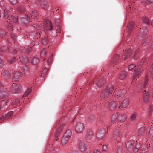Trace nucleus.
Segmentation results:
<instances>
[{
  "label": "nucleus",
  "instance_id": "nucleus-1",
  "mask_svg": "<svg viewBox=\"0 0 153 153\" xmlns=\"http://www.w3.org/2000/svg\"><path fill=\"white\" fill-rule=\"evenodd\" d=\"M114 88V85L112 84H109L101 92L100 94V97L102 99L107 98L111 94H112Z\"/></svg>",
  "mask_w": 153,
  "mask_h": 153
},
{
  "label": "nucleus",
  "instance_id": "nucleus-2",
  "mask_svg": "<svg viewBox=\"0 0 153 153\" xmlns=\"http://www.w3.org/2000/svg\"><path fill=\"white\" fill-rule=\"evenodd\" d=\"M96 81V84L98 87H101L103 86L105 83L106 79L103 77H97L93 80V83H94Z\"/></svg>",
  "mask_w": 153,
  "mask_h": 153
},
{
  "label": "nucleus",
  "instance_id": "nucleus-3",
  "mask_svg": "<svg viewBox=\"0 0 153 153\" xmlns=\"http://www.w3.org/2000/svg\"><path fill=\"white\" fill-rule=\"evenodd\" d=\"M21 87L18 86L16 83H13L10 88L11 91L15 93H19L21 92Z\"/></svg>",
  "mask_w": 153,
  "mask_h": 153
},
{
  "label": "nucleus",
  "instance_id": "nucleus-4",
  "mask_svg": "<svg viewBox=\"0 0 153 153\" xmlns=\"http://www.w3.org/2000/svg\"><path fill=\"white\" fill-rule=\"evenodd\" d=\"M114 93L115 98L120 99L126 93V91L125 90H121L117 91H116Z\"/></svg>",
  "mask_w": 153,
  "mask_h": 153
},
{
  "label": "nucleus",
  "instance_id": "nucleus-5",
  "mask_svg": "<svg viewBox=\"0 0 153 153\" xmlns=\"http://www.w3.org/2000/svg\"><path fill=\"white\" fill-rule=\"evenodd\" d=\"M84 125L83 123H77L75 127L76 131L79 133H82L84 129Z\"/></svg>",
  "mask_w": 153,
  "mask_h": 153
},
{
  "label": "nucleus",
  "instance_id": "nucleus-6",
  "mask_svg": "<svg viewBox=\"0 0 153 153\" xmlns=\"http://www.w3.org/2000/svg\"><path fill=\"white\" fill-rule=\"evenodd\" d=\"M129 103V100L128 97L125 98L123 102L120 104L119 108H123L127 107Z\"/></svg>",
  "mask_w": 153,
  "mask_h": 153
},
{
  "label": "nucleus",
  "instance_id": "nucleus-7",
  "mask_svg": "<svg viewBox=\"0 0 153 153\" xmlns=\"http://www.w3.org/2000/svg\"><path fill=\"white\" fill-rule=\"evenodd\" d=\"M32 50V48L31 47H21L19 49V51L20 52H23L27 53H30Z\"/></svg>",
  "mask_w": 153,
  "mask_h": 153
},
{
  "label": "nucleus",
  "instance_id": "nucleus-8",
  "mask_svg": "<svg viewBox=\"0 0 153 153\" xmlns=\"http://www.w3.org/2000/svg\"><path fill=\"white\" fill-rule=\"evenodd\" d=\"M3 86H2L0 84V100H1V99L4 98L6 95L7 93L5 90L3 89Z\"/></svg>",
  "mask_w": 153,
  "mask_h": 153
},
{
  "label": "nucleus",
  "instance_id": "nucleus-9",
  "mask_svg": "<svg viewBox=\"0 0 153 153\" xmlns=\"http://www.w3.org/2000/svg\"><path fill=\"white\" fill-rule=\"evenodd\" d=\"M86 146L84 141L81 140L79 144V147L82 152H84L86 149Z\"/></svg>",
  "mask_w": 153,
  "mask_h": 153
},
{
  "label": "nucleus",
  "instance_id": "nucleus-10",
  "mask_svg": "<svg viewBox=\"0 0 153 153\" xmlns=\"http://www.w3.org/2000/svg\"><path fill=\"white\" fill-rule=\"evenodd\" d=\"M105 131L103 129H99L97 134V138L100 139H102L104 137L105 134Z\"/></svg>",
  "mask_w": 153,
  "mask_h": 153
},
{
  "label": "nucleus",
  "instance_id": "nucleus-11",
  "mask_svg": "<svg viewBox=\"0 0 153 153\" xmlns=\"http://www.w3.org/2000/svg\"><path fill=\"white\" fill-rule=\"evenodd\" d=\"M140 28V33L138 35V38L140 39H141L140 37L142 36V38L144 37L147 34L148 32L147 27H145L144 28H143L142 29Z\"/></svg>",
  "mask_w": 153,
  "mask_h": 153
},
{
  "label": "nucleus",
  "instance_id": "nucleus-12",
  "mask_svg": "<svg viewBox=\"0 0 153 153\" xmlns=\"http://www.w3.org/2000/svg\"><path fill=\"white\" fill-rule=\"evenodd\" d=\"M150 88H149L148 89V92L144 94L143 97V100L144 102L145 103H148L149 101V95L148 93L150 92Z\"/></svg>",
  "mask_w": 153,
  "mask_h": 153
},
{
  "label": "nucleus",
  "instance_id": "nucleus-13",
  "mask_svg": "<svg viewBox=\"0 0 153 153\" xmlns=\"http://www.w3.org/2000/svg\"><path fill=\"white\" fill-rule=\"evenodd\" d=\"M132 53L131 49H128L126 50L125 53H124L123 56L124 59H126L128 58L131 55Z\"/></svg>",
  "mask_w": 153,
  "mask_h": 153
},
{
  "label": "nucleus",
  "instance_id": "nucleus-14",
  "mask_svg": "<svg viewBox=\"0 0 153 153\" xmlns=\"http://www.w3.org/2000/svg\"><path fill=\"white\" fill-rule=\"evenodd\" d=\"M127 117L126 115L125 114H123L121 115V119H120L117 120V121L118 122V123H117V124H119L120 125L122 124L123 123V122L126 119Z\"/></svg>",
  "mask_w": 153,
  "mask_h": 153
},
{
  "label": "nucleus",
  "instance_id": "nucleus-15",
  "mask_svg": "<svg viewBox=\"0 0 153 153\" xmlns=\"http://www.w3.org/2000/svg\"><path fill=\"white\" fill-rule=\"evenodd\" d=\"M117 103L114 101H111L108 104V108L111 110L114 109L117 106Z\"/></svg>",
  "mask_w": 153,
  "mask_h": 153
},
{
  "label": "nucleus",
  "instance_id": "nucleus-16",
  "mask_svg": "<svg viewBox=\"0 0 153 153\" xmlns=\"http://www.w3.org/2000/svg\"><path fill=\"white\" fill-rule=\"evenodd\" d=\"M127 72L125 71H122L120 74L118 78L120 80L124 79L127 76Z\"/></svg>",
  "mask_w": 153,
  "mask_h": 153
},
{
  "label": "nucleus",
  "instance_id": "nucleus-17",
  "mask_svg": "<svg viewBox=\"0 0 153 153\" xmlns=\"http://www.w3.org/2000/svg\"><path fill=\"white\" fill-rule=\"evenodd\" d=\"M63 129V126L62 125L59 126V128H58L57 130L56 131L55 133V137H56V140H58V135L61 132L62 129Z\"/></svg>",
  "mask_w": 153,
  "mask_h": 153
},
{
  "label": "nucleus",
  "instance_id": "nucleus-18",
  "mask_svg": "<svg viewBox=\"0 0 153 153\" xmlns=\"http://www.w3.org/2000/svg\"><path fill=\"white\" fill-rule=\"evenodd\" d=\"M21 76V74L19 72H16L13 74L12 78L14 81H18L19 78Z\"/></svg>",
  "mask_w": 153,
  "mask_h": 153
},
{
  "label": "nucleus",
  "instance_id": "nucleus-19",
  "mask_svg": "<svg viewBox=\"0 0 153 153\" xmlns=\"http://www.w3.org/2000/svg\"><path fill=\"white\" fill-rule=\"evenodd\" d=\"M120 133L118 130L116 131L114 134L113 139L114 140H118L120 139Z\"/></svg>",
  "mask_w": 153,
  "mask_h": 153
},
{
  "label": "nucleus",
  "instance_id": "nucleus-20",
  "mask_svg": "<svg viewBox=\"0 0 153 153\" xmlns=\"http://www.w3.org/2000/svg\"><path fill=\"white\" fill-rule=\"evenodd\" d=\"M29 59L26 56H23L20 58L21 62L23 64H27L29 62Z\"/></svg>",
  "mask_w": 153,
  "mask_h": 153
},
{
  "label": "nucleus",
  "instance_id": "nucleus-21",
  "mask_svg": "<svg viewBox=\"0 0 153 153\" xmlns=\"http://www.w3.org/2000/svg\"><path fill=\"white\" fill-rule=\"evenodd\" d=\"M31 62L33 65L37 64L39 62V59L36 56H33L30 57Z\"/></svg>",
  "mask_w": 153,
  "mask_h": 153
},
{
  "label": "nucleus",
  "instance_id": "nucleus-22",
  "mask_svg": "<svg viewBox=\"0 0 153 153\" xmlns=\"http://www.w3.org/2000/svg\"><path fill=\"white\" fill-rule=\"evenodd\" d=\"M44 29L46 30H49L51 31L53 29V26L51 22H50L49 24L47 23L44 27Z\"/></svg>",
  "mask_w": 153,
  "mask_h": 153
},
{
  "label": "nucleus",
  "instance_id": "nucleus-23",
  "mask_svg": "<svg viewBox=\"0 0 153 153\" xmlns=\"http://www.w3.org/2000/svg\"><path fill=\"white\" fill-rule=\"evenodd\" d=\"M32 14L29 15V16L27 15L28 18L29 19H30V16H31L32 18L35 19L36 18V17L37 16V11L36 10H34L33 11H32Z\"/></svg>",
  "mask_w": 153,
  "mask_h": 153
},
{
  "label": "nucleus",
  "instance_id": "nucleus-24",
  "mask_svg": "<svg viewBox=\"0 0 153 153\" xmlns=\"http://www.w3.org/2000/svg\"><path fill=\"white\" fill-rule=\"evenodd\" d=\"M69 139V138H68V137L64 136L62 138L61 140V144L63 145H65L68 143Z\"/></svg>",
  "mask_w": 153,
  "mask_h": 153
},
{
  "label": "nucleus",
  "instance_id": "nucleus-25",
  "mask_svg": "<svg viewBox=\"0 0 153 153\" xmlns=\"http://www.w3.org/2000/svg\"><path fill=\"white\" fill-rule=\"evenodd\" d=\"M22 71L24 76H26L29 72L28 68L27 67L25 66L22 68Z\"/></svg>",
  "mask_w": 153,
  "mask_h": 153
},
{
  "label": "nucleus",
  "instance_id": "nucleus-26",
  "mask_svg": "<svg viewBox=\"0 0 153 153\" xmlns=\"http://www.w3.org/2000/svg\"><path fill=\"white\" fill-rule=\"evenodd\" d=\"M118 117V113H115L112 116L111 123H116V121Z\"/></svg>",
  "mask_w": 153,
  "mask_h": 153
},
{
  "label": "nucleus",
  "instance_id": "nucleus-27",
  "mask_svg": "<svg viewBox=\"0 0 153 153\" xmlns=\"http://www.w3.org/2000/svg\"><path fill=\"white\" fill-rule=\"evenodd\" d=\"M13 114V112L12 111H10L6 115L3 116L1 118V120H4L6 119L7 117H11Z\"/></svg>",
  "mask_w": 153,
  "mask_h": 153
},
{
  "label": "nucleus",
  "instance_id": "nucleus-28",
  "mask_svg": "<svg viewBox=\"0 0 153 153\" xmlns=\"http://www.w3.org/2000/svg\"><path fill=\"white\" fill-rule=\"evenodd\" d=\"M47 52V51L45 48H43L41 52L40 56L41 57L44 58L46 56V53Z\"/></svg>",
  "mask_w": 153,
  "mask_h": 153
},
{
  "label": "nucleus",
  "instance_id": "nucleus-29",
  "mask_svg": "<svg viewBox=\"0 0 153 153\" xmlns=\"http://www.w3.org/2000/svg\"><path fill=\"white\" fill-rule=\"evenodd\" d=\"M134 24V22H130L127 25V27L129 31H131L133 29V26Z\"/></svg>",
  "mask_w": 153,
  "mask_h": 153
},
{
  "label": "nucleus",
  "instance_id": "nucleus-30",
  "mask_svg": "<svg viewBox=\"0 0 153 153\" xmlns=\"http://www.w3.org/2000/svg\"><path fill=\"white\" fill-rule=\"evenodd\" d=\"M12 9L9 8L8 9H5L4 10V17L5 18L7 19L8 18V14L12 11Z\"/></svg>",
  "mask_w": 153,
  "mask_h": 153
},
{
  "label": "nucleus",
  "instance_id": "nucleus-31",
  "mask_svg": "<svg viewBox=\"0 0 153 153\" xmlns=\"http://www.w3.org/2000/svg\"><path fill=\"white\" fill-rule=\"evenodd\" d=\"M134 144L131 141H129L126 143V148L128 149H132L134 146Z\"/></svg>",
  "mask_w": 153,
  "mask_h": 153
},
{
  "label": "nucleus",
  "instance_id": "nucleus-32",
  "mask_svg": "<svg viewBox=\"0 0 153 153\" xmlns=\"http://www.w3.org/2000/svg\"><path fill=\"white\" fill-rule=\"evenodd\" d=\"M135 71V75L134 76L133 79L134 81L135 78L137 77H138L140 75V74L141 71L140 70H137L136 68H135L134 70Z\"/></svg>",
  "mask_w": 153,
  "mask_h": 153
},
{
  "label": "nucleus",
  "instance_id": "nucleus-33",
  "mask_svg": "<svg viewBox=\"0 0 153 153\" xmlns=\"http://www.w3.org/2000/svg\"><path fill=\"white\" fill-rule=\"evenodd\" d=\"M11 19L12 22L14 23H16L18 21V18L16 14H14L11 16Z\"/></svg>",
  "mask_w": 153,
  "mask_h": 153
},
{
  "label": "nucleus",
  "instance_id": "nucleus-34",
  "mask_svg": "<svg viewBox=\"0 0 153 153\" xmlns=\"http://www.w3.org/2000/svg\"><path fill=\"white\" fill-rule=\"evenodd\" d=\"M119 55L118 54H116L115 55L113 58V62L116 64L119 60Z\"/></svg>",
  "mask_w": 153,
  "mask_h": 153
},
{
  "label": "nucleus",
  "instance_id": "nucleus-35",
  "mask_svg": "<svg viewBox=\"0 0 153 153\" xmlns=\"http://www.w3.org/2000/svg\"><path fill=\"white\" fill-rule=\"evenodd\" d=\"M31 91V89L30 88H29L27 89L26 92L22 96L23 97H24L25 98V97L27 98L28 97V96L30 93Z\"/></svg>",
  "mask_w": 153,
  "mask_h": 153
},
{
  "label": "nucleus",
  "instance_id": "nucleus-36",
  "mask_svg": "<svg viewBox=\"0 0 153 153\" xmlns=\"http://www.w3.org/2000/svg\"><path fill=\"white\" fill-rule=\"evenodd\" d=\"M145 131V128L142 127L140 128L138 131V135L139 136H141L143 134Z\"/></svg>",
  "mask_w": 153,
  "mask_h": 153
},
{
  "label": "nucleus",
  "instance_id": "nucleus-37",
  "mask_svg": "<svg viewBox=\"0 0 153 153\" xmlns=\"http://www.w3.org/2000/svg\"><path fill=\"white\" fill-rule=\"evenodd\" d=\"M93 134L91 131L88 132L86 138L87 139L89 140L91 139L93 137Z\"/></svg>",
  "mask_w": 153,
  "mask_h": 153
},
{
  "label": "nucleus",
  "instance_id": "nucleus-38",
  "mask_svg": "<svg viewBox=\"0 0 153 153\" xmlns=\"http://www.w3.org/2000/svg\"><path fill=\"white\" fill-rule=\"evenodd\" d=\"M94 119V116L93 115H89L87 117V120L89 122H92Z\"/></svg>",
  "mask_w": 153,
  "mask_h": 153
},
{
  "label": "nucleus",
  "instance_id": "nucleus-39",
  "mask_svg": "<svg viewBox=\"0 0 153 153\" xmlns=\"http://www.w3.org/2000/svg\"><path fill=\"white\" fill-rule=\"evenodd\" d=\"M71 135V131L70 130H67L65 132L64 136L66 137H67L68 138H69V137Z\"/></svg>",
  "mask_w": 153,
  "mask_h": 153
},
{
  "label": "nucleus",
  "instance_id": "nucleus-40",
  "mask_svg": "<svg viewBox=\"0 0 153 153\" xmlns=\"http://www.w3.org/2000/svg\"><path fill=\"white\" fill-rule=\"evenodd\" d=\"M142 20L143 22L145 23L149 24L150 23L148 19L145 16H144L143 17Z\"/></svg>",
  "mask_w": 153,
  "mask_h": 153
},
{
  "label": "nucleus",
  "instance_id": "nucleus-41",
  "mask_svg": "<svg viewBox=\"0 0 153 153\" xmlns=\"http://www.w3.org/2000/svg\"><path fill=\"white\" fill-rule=\"evenodd\" d=\"M18 12L20 13H22L24 12V8L23 6H21L17 9Z\"/></svg>",
  "mask_w": 153,
  "mask_h": 153
},
{
  "label": "nucleus",
  "instance_id": "nucleus-42",
  "mask_svg": "<svg viewBox=\"0 0 153 153\" xmlns=\"http://www.w3.org/2000/svg\"><path fill=\"white\" fill-rule=\"evenodd\" d=\"M138 114L137 112H134L133 114L131 116V118L132 120H134L136 119V117Z\"/></svg>",
  "mask_w": 153,
  "mask_h": 153
},
{
  "label": "nucleus",
  "instance_id": "nucleus-43",
  "mask_svg": "<svg viewBox=\"0 0 153 153\" xmlns=\"http://www.w3.org/2000/svg\"><path fill=\"white\" fill-rule=\"evenodd\" d=\"M148 76V75L146 77L145 80V82L143 85H141V87L142 88H144L145 87L148 81V79L147 78Z\"/></svg>",
  "mask_w": 153,
  "mask_h": 153
},
{
  "label": "nucleus",
  "instance_id": "nucleus-44",
  "mask_svg": "<svg viewBox=\"0 0 153 153\" xmlns=\"http://www.w3.org/2000/svg\"><path fill=\"white\" fill-rule=\"evenodd\" d=\"M150 3H151V1H141V2L143 5H147Z\"/></svg>",
  "mask_w": 153,
  "mask_h": 153
},
{
  "label": "nucleus",
  "instance_id": "nucleus-45",
  "mask_svg": "<svg viewBox=\"0 0 153 153\" xmlns=\"http://www.w3.org/2000/svg\"><path fill=\"white\" fill-rule=\"evenodd\" d=\"M17 59V58H13L10 60H9L8 61V62L10 64L16 62Z\"/></svg>",
  "mask_w": 153,
  "mask_h": 153
},
{
  "label": "nucleus",
  "instance_id": "nucleus-46",
  "mask_svg": "<svg viewBox=\"0 0 153 153\" xmlns=\"http://www.w3.org/2000/svg\"><path fill=\"white\" fill-rule=\"evenodd\" d=\"M149 72L151 74V76L153 78V63L152 64V65L151 66Z\"/></svg>",
  "mask_w": 153,
  "mask_h": 153
},
{
  "label": "nucleus",
  "instance_id": "nucleus-47",
  "mask_svg": "<svg viewBox=\"0 0 153 153\" xmlns=\"http://www.w3.org/2000/svg\"><path fill=\"white\" fill-rule=\"evenodd\" d=\"M48 39L46 38H45L42 40V43L43 45L47 44L48 43Z\"/></svg>",
  "mask_w": 153,
  "mask_h": 153
},
{
  "label": "nucleus",
  "instance_id": "nucleus-48",
  "mask_svg": "<svg viewBox=\"0 0 153 153\" xmlns=\"http://www.w3.org/2000/svg\"><path fill=\"white\" fill-rule=\"evenodd\" d=\"M55 23L56 24V26L59 27L60 23V21L59 19H56L55 20Z\"/></svg>",
  "mask_w": 153,
  "mask_h": 153
},
{
  "label": "nucleus",
  "instance_id": "nucleus-49",
  "mask_svg": "<svg viewBox=\"0 0 153 153\" xmlns=\"http://www.w3.org/2000/svg\"><path fill=\"white\" fill-rule=\"evenodd\" d=\"M149 134L152 135V137H153V126H151V127L149 132Z\"/></svg>",
  "mask_w": 153,
  "mask_h": 153
},
{
  "label": "nucleus",
  "instance_id": "nucleus-50",
  "mask_svg": "<svg viewBox=\"0 0 153 153\" xmlns=\"http://www.w3.org/2000/svg\"><path fill=\"white\" fill-rule=\"evenodd\" d=\"M6 32L4 31H1L0 32V37H4L6 35Z\"/></svg>",
  "mask_w": 153,
  "mask_h": 153
},
{
  "label": "nucleus",
  "instance_id": "nucleus-51",
  "mask_svg": "<svg viewBox=\"0 0 153 153\" xmlns=\"http://www.w3.org/2000/svg\"><path fill=\"white\" fill-rule=\"evenodd\" d=\"M7 27L9 30H11L13 29V27L10 23L9 22L7 25Z\"/></svg>",
  "mask_w": 153,
  "mask_h": 153
},
{
  "label": "nucleus",
  "instance_id": "nucleus-52",
  "mask_svg": "<svg viewBox=\"0 0 153 153\" xmlns=\"http://www.w3.org/2000/svg\"><path fill=\"white\" fill-rule=\"evenodd\" d=\"M123 150V147L122 146H119L117 150V153H122Z\"/></svg>",
  "mask_w": 153,
  "mask_h": 153
},
{
  "label": "nucleus",
  "instance_id": "nucleus-53",
  "mask_svg": "<svg viewBox=\"0 0 153 153\" xmlns=\"http://www.w3.org/2000/svg\"><path fill=\"white\" fill-rule=\"evenodd\" d=\"M136 67V65L134 64H132L129 65L128 69L129 70H132Z\"/></svg>",
  "mask_w": 153,
  "mask_h": 153
},
{
  "label": "nucleus",
  "instance_id": "nucleus-54",
  "mask_svg": "<svg viewBox=\"0 0 153 153\" xmlns=\"http://www.w3.org/2000/svg\"><path fill=\"white\" fill-rule=\"evenodd\" d=\"M20 101L18 99H16L13 100V104H18Z\"/></svg>",
  "mask_w": 153,
  "mask_h": 153
},
{
  "label": "nucleus",
  "instance_id": "nucleus-55",
  "mask_svg": "<svg viewBox=\"0 0 153 153\" xmlns=\"http://www.w3.org/2000/svg\"><path fill=\"white\" fill-rule=\"evenodd\" d=\"M10 3L12 4L16 5L18 3L17 1H10Z\"/></svg>",
  "mask_w": 153,
  "mask_h": 153
},
{
  "label": "nucleus",
  "instance_id": "nucleus-56",
  "mask_svg": "<svg viewBox=\"0 0 153 153\" xmlns=\"http://www.w3.org/2000/svg\"><path fill=\"white\" fill-rule=\"evenodd\" d=\"M139 145L138 144H137L136 148L134 150V152H136L139 150Z\"/></svg>",
  "mask_w": 153,
  "mask_h": 153
},
{
  "label": "nucleus",
  "instance_id": "nucleus-57",
  "mask_svg": "<svg viewBox=\"0 0 153 153\" xmlns=\"http://www.w3.org/2000/svg\"><path fill=\"white\" fill-rule=\"evenodd\" d=\"M101 146H102V149L103 151H105L107 149V146L105 145H102V144H101Z\"/></svg>",
  "mask_w": 153,
  "mask_h": 153
},
{
  "label": "nucleus",
  "instance_id": "nucleus-58",
  "mask_svg": "<svg viewBox=\"0 0 153 153\" xmlns=\"http://www.w3.org/2000/svg\"><path fill=\"white\" fill-rule=\"evenodd\" d=\"M145 61V59H142L140 63L139 66H142L143 65Z\"/></svg>",
  "mask_w": 153,
  "mask_h": 153
},
{
  "label": "nucleus",
  "instance_id": "nucleus-59",
  "mask_svg": "<svg viewBox=\"0 0 153 153\" xmlns=\"http://www.w3.org/2000/svg\"><path fill=\"white\" fill-rule=\"evenodd\" d=\"M148 148H146V149H144L142 148L141 149V152L142 153H146V152H147Z\"/></svg>",
  "mask_w": 153,
  "mask_h": 153
},
{
  "label": "nucleus",
  "instance_id": "nucleus-60",
  "mask_svg": "<svg viewBox=\"0 0 153 153\" xmlns=\"http://www.w3.org/2000/svg\"><path fill=\"white\" fill-rule=\"evenodd\" d=\"M1 105L5 104L6 103H7V100L6 99L5 100H3L1 101Z\"/></svg>",
  "mask_w": 153,
  "mask_h": 153
},
{
  "label": "nucleus",
  "instance_id": "nucleus-61",
  "mask_svg": "<svg viewBox=\"0 0 153 153\" xmlns=\"http://www.w3.org/2000/svg\"><path fill=\"white\" fill-rule=\"evenodd\" d=\"M11 37L14 40L16 39V36L14 33H12L11 34Z\"/></svg>",
  "mask_w": 153,
  "mask_h": 153
},
{
  "label": "nucleus",
  "instance_id": "nucleus-62",
  "mask_svg": "<svg viewBox=\"0 0 153 153\" xmlns=\"http://www.w3.org/2000/svg\"><path fill=\"white\" fill-rule=\"evenodd\" d=\"M94 153H101V152L99 149H95L94 151Z\"/></svg>",
  "mask_w": 153,
  "mask_h": 153
},
{
  "label": "nucleus",
  "instance_id": "nucleus-63",
  "mask_svg": "<svg viewBox=\"0 0 153 153\" xmlns=\"http://www.w3.org/2000/svg\"><path fill=\"white\" fill-rule=\"evenodd\" d=\"M33 27L35 28H36L38 30L40 28V26L38 25L35 24L34 25Z\"/></svg>",
  "mask_w": 153,
  "mask_h": 153
},
{
  "label": "nucleus",
  "instance_id": "nucleus-64",
  "mask_svg": "<svg viewBox=\"0 0 153 153\" xmlns=\"http://www.w3.org/2000/svg\"><path fill=\"white\" fill-rule=\"evenodd\" d=\"M43 9L45 10H46L48 9V5L47 4H46L45 5H44L43 7Z\"/></svg>",
  "mask_w": 153,
  "mask_h": 153
}]
</instances>
